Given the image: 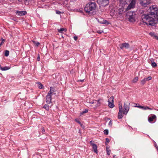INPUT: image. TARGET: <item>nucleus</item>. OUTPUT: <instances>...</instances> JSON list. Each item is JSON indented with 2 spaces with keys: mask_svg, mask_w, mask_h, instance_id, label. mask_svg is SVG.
I'll list each match as a JSON object with an SVG mask.
<instances>
[{
  "mask_svg": "<svg viewBox=\"0 0 158 158\" xmlns=\"http://www.w3.org/2000/svg\"><path fill=\"white\" fill-rule=\"evenodd\" d=\"M97 5L95 2H88L84 8L85 11L90 15H94L96 13V8Z\"/></svg>",
  "mask_w": 158,
  "mask_h": 158,
  "instance_id": "obj_1",
  "label": "nucleus"
},
{
  "mask_svg": "<svg viewBox=\"0 0 158 158\" xmlns=\"http://www.w3.org/2000/svg\"><path fill=\"white\" fill-rule=\"evenodd\" d=\"M130 102L128 101L125 102L124 103V111H119V112L118 114V118L119 119L122 118L123 116L122 114V113H123V114H126L128 112L129 109V105L130 104Z\"/></svg>",
  "mask_w": 158,
  "mask_h": 158,
  "instance_id": "obj_2",
  "label": "nucleus"
},
{
  "mask_svg": "<svg viewBox=\"0 0 158 158\" xmlns=\"http://www.w3.org/2000/svg\"><path fill=\"white\" fill-rule=\"evenodd\" d=\"M127 18L129 21L134 22L135 21V13L134 11H128L127 14Z\"/></svg>",
  "mask_w": 158,
  "mask_h": 158,
  "instance_id": "obj_3",
  "label": "nucleus"
},
{
  "mask_svg": "<svg viewBox=\"0 0 158 158\" xmlns=\"http://www.w3.org/2000/svg\"><path fill=\"white\" fill-rule=\"evenodd\" d=\"M140 4L143 7L148 6L152 2L151 0H138Z\"/></svg>",
  "mask_w": 158,
  "mask_h": 158,
  "instance_id": "obj_4",
  "label": "nucleus"
},
{
  "mask_svg": "<svg viewBox=\"0 0 158 158\" xmlns=\"http://www.w3.org/2000/svg\"><path fill=\"white\" fill-rule=\"evenodd\" d=\"M97 2L98 4L102 6H105L109 3V0H97Z\"/></svg>",
  "mask_w": 158,
  "mask_h": 158,
  "instance_id": "obj_5",
  "label": "nucleus"
},
{
  "mask_svg": "<svg viewBox=\"0 0 158 158\" xmlns=\"http://www.w3.org/2000/svg\"><path fill=\"white\" fill-rule=\"evenodd\" d=\"M136 0H132L127 8V10H129L133 8L135 6Z\"/></svg>",
  "mask_w": 158,
  "mask_h": 158,
  "instance_id": "obj_6",
  "label": "nucleus"
},
{
  "mask_svg": "<svg viewBox=\"0 0 158 158\" xmlns=\"http://www.w3.org/2000/svg\"><path fill=\"white\" fill-rule=\"evenodd\" d=\"M119 47L122 49H123L124 48H128L129 47V45L128 43H125L119 44Z\"/></svg>",
  "mask_w": 158,
  "mask_h": 158,
  "instance_id": "obj_7",
  "label": "nucleus"
},
{
  "mask_svg": "<svg viewBox=\"0 0 158 158\" xmlns=\"http://www.w3.org/2000/svg\"><path fill=\"white\" fill-rule=\"evenodd\" d=\"M100 100H93L89 102L90 104H95L94 106H98L100 105V103L99 102Z\"/></svg>",
  "mask_w": 158,
  "mask_h": 158,
  "instance_id": "obj_8",
  "label": "nucleus"
},
{
  "mask_svg": "<svg viewBox=\"0 0 158 158\" xmlns=\"http://www.w3.org/2000/svg\"><path fill=\"white\" fill-rule=\"evenodd\" d=\"M50 89L48 92V94L50 96H52V94H55L56 93H55V89L54 87H50Z\"/></svg>",
  "mask_w": 158,
  "mask_h": 158,
  "instance_id": "obj_9",
  "label": "nucleus"
},
{
  "mask_svg": "<svg viewBox=\"0 0 158 158\" xmlns=\"http://www.w3.org/2000/svg\"><path fill=\"white\" fill-rule=\"evenodd\" d=\"M46 102L47 104H50L52 102V96L48 94L46 96Z\"/></svg>",
  "mask_w": 158,
  "mask_h": 158,
  "instance_id": "obj_10",
  "label": "nucleus"
},
{
  "mask_svg": "<svg viewBox=\"0 0 158 158\" xmlns=\"http://www.w3.org/2000/svg\"><path fill=\"white\" fill-rule=\"evenodd\" d=\"M156 117L155 115H153L152 117L148 118V120L150 122H151L153 121L154 119L156 118Z\"/></svg>",
  "mask_w": 158,
  "mask_h": 158,
  "instance_id": "obj_11",
  "label": "nucleus"
},
{
  "mask_svg": "<svg viewBox=\"0 0 158 158\" xmlns=\"http://www.w3.org/2000/svg\"><path fill=\"white\" fill-rule=\"evenodd\" d=\"M58 32L63 33V31L65 32L67 31L66 29L64 28H61L57 29Z\"/></svg>",
  "mask_w": 158,
  "mask_h": 158,
  "instance_id": "obj_12",
  "label": "nucleus"
},
{
  "mask_svg": "<svg viewBox=\"0 0 158 158\" xmlns=\"http://www.w3.org/2000/svg\"><path fill=\"white\" fill-rule=\"evenodd\" d=\"M93 149L94 150V152L96 153H98L97 150V146L96 144H93V145L92 146Z\"/></svg>",
  "mask_w": 158,
  "mask_h": 158,
  "instance_id": "obj_13",
  "label": "nucleus"
},
{
  "mask_svg": "<svg viewBox=\"0 0 158 158\" xmlns=\"http://www.w3.org/2000/svg\"><path fill=\"white\" fill-rule=\"evenodd\" d=\"M124 11V8H121L119 9L118 10V11H117V13L119 15H121L123 13V12Z\"/></svg>",
  "mask_w": 158,
  "mask_h": 158,
  "instance_id": "obj_14",
  "label": "nucleus"
},
{
  "mask_svg": "<svg viewBox=\"0 0 158 158\" xmlns=\"http://www.w3.org/2000/svg\"><path fill=\"white\" fill-rule=\"evenodd\" d=\"M0 69L2 71H5L9 69L10 67L7 66L2 67L1 65H0Z\"/></svg>",
  "mask_w": 158,
  "mask_h": 158,
  "instance_id": "obj_15",
  "label": "nucleus"
},
{
  "mask_svg": "<svg viewBox=\"0 0 158 158\" xmlns=\"http://www.w3.org/2000/svg\"><path fill=\"white\" fill-rule=\"evenodd\" d=\"M36 84H37L38 87L39 89H41L44 88L43 85L40 82H37Z\"/></svg>",
  "mask_w": 158,
  "mask_h": 158,
  "instance_id": "obj_16",
  "label": "nucleus"
},
{
  "mask_svg": "<svg viewBox=\"0 0 158 158\" xmlns=\"http://www.w3.org/2000/svg\"><path fill=\"white\" fill-rule=\"evenodd\" d=\"M18 13L19 15L22 16L25 15L27 13V12L26 11H21L18 12Z\"/></svg>",
  "mask_w": 158,
  "mask_h": 158,
  "instance_id": "obj_17",
  "label": "nucleus"
},
{
  "mask_svg": "<svg viewBox=\"0 0 158 158\" xmlns=\"http://www.w3.org/2000/svg\"><path fill=\"white\" fill-rule=\"evenodd\" d=\"M141 108L140 109H143L144 110H152V108H149V107H148V106H141Z\"/></svg>",
  "mask_w": 158,
  "mask_h": 158,
  "instance_id": "obj_18",
  "label": "nucleus"
},
{
  "mask_svg": "<svg viewBox=\"0 0 158 158\" xmlns=\"http://www.w3.org/2000/svg\"><path fill=\"white\" fill-rule=\"evenodd\" d=\"M108 102L114 103V97L113 96L111 97L108 100Z\"/></svg>",
  "mask_w": 158,
  "mask_h": 158,
  "instance_id": "obj_19",
  "label": "nucleus"
},
{
  "mask_svg": "<svg viewBox=\"0 0 158 158\" xmlns=\"http://www.w3.org/2000/svg\"><path fill=\"white\" fill-rule=\"evenodd\" d=\"M108 106L110 108H113L114 106V103L112 102H108Z\"/></svg>",
  "mask_w": 158,
  "mask_h": 158,
  "instance_id": "obj_20",
  "label": "nucleus"
},
{
  "mask_svg": "<svg viewBox=\"0 0 158 158\" xmlns=\"http://www.w3.org/2000/svg\"><path fill=\"white\" fill-rule=\"evenodd\" d=\"M106 151L107 154L108 155H110V152L111 151L109 149V147L107 146H106Z\"/></svg>",
  "mask_w": 158,
  "mask_h": 158,
  "instance_id": "obj_21",
  "label": "nucleus"
},
{
  "mask_svg": "<svg viewBox=\"0 0 158 158\" xmlns=\"http://www.w3.org/2000/svg\"><path fill=\"white\" fill-rule=\"evenodd\" d=\"M43 108L47 110V111L49 110V106L47 104H45Z\"/></svg>",
  "mask_w": 158,
  "mask_h": 158,
  "instance_id": "obj_22",
  "label": "nucleus"
},
{
  "mask_svg": "<svg viewBox=\"0 0 158 158\" xmlns=\"http://www.w3.org/2000/svg\"><path fill=\"white\" fill-rule=\"evenodd\" d=\"M88 110L87 109H85L84 111H82L80 113V115H83V114L88 112Z\"/></svg>",
  "mask_w": 158,
  "mask_h": 158,
  "instance_id": "obj_23",
  "label": "nucleus"
},
{
  "mask_svg": "<svg viewBox=\"0 0 158 158\" xmlns=\"http://www.w3.org/2000/svg\"><path fill=\"white\" fill-rule=\"evenodd\" d=\"M1 42L0 44V46H2V44L4 43L5 42V40L3 39L2 38L1 39Z\"/></svg>",
  "mask_w": 158,
  "mask_h": 158,
  "instance_id": "obj_24",
  "label": "nucleus"
},
{
  "mask_svg": "<svg viewBox=\"0 0 158 158\" xmlns=\"http://www.w3.org/2000/svg\"><path fill=\"white\" fill-rule=\"evenodd\" d=\"M9 53V51L8 50H6L5 53V56H8Z\"/></svg>",
  "mask_w": 158,
  "mask_h": 158,
  "instance_id": "obj_25",
  "label": "nucleus"
},
{
  "mask_svg": "<svg viewBox=\"0 0 158 158\" xmlns=\"http://www.w3.org/2000/svg\"><path fill=\"white\" fill-rule=\"evenodd\" d=\"M151 65L153 67H155L157 66L156 63L154 62V61L153 62H152Z\"/></svg>",
  "mask_w": 158,
  "mask_h": 158,
  "instance_id": "obj_26",
  "label": "nucleus"
},
{
  "mask_svg": "<svg viewBox=\"0 0 158 158\" xmlns=\"http://www.w3.org/2000/svg\"><path fill=\"white\" fill-rule=\"evenodd\" d=\"M146 81V79H145V78L143 79L142 80L141 83L142 85H143L145 83Z\"/></svg>",
  "mask_w": 158,
  "mask_h": 158,
  "instance_id": "obj_27",
  "label": "nucleus"
},
{
  "mask_svg": "<svg viewBox=\"0 0 158 158\" xmlns=\"http://www.w3.org/2000/svg\"><path fill=\"white\" fill-rule=\"evenodd\" d=\"M120 3L123 4H125L126 3V0H119Z\"/></svg>",
  "mask_w": 158,
  "mask_h": 158,
  "instance_id": "obj_28",
  "label": "nucleus"
},
{
  "mask_svg": "<svg viewBox=\"0 0 158 158\" xmlns=\"http://www.w3.org/2000/svg\"><path fill=\"white\" fill-rule=\"evenodd\" d=\"M119 111H123L122 110V104H121V105L119 104Z\"/></svg>",
  "mask_w": 158,
  "mask_h": 158,
  "instance_id": "obj_29",
  "label": "nucleus"
},
{
  "mask_svg": "<svg viewBox=\"0 0 158 158\" xmlns=\"http://www.w3.org/2000/svg\"><path fill=\"white\" fill-rule=\"evenodd\" d=\"M104 133L106 135H108V130L107 129L105 130L104 131Z\"/></svg>",
  "mask_w": 158,
  "mask_h": 158,
  "instance_id": "obj_30",
  "label": "nucleus"
},
{
  "mask_svg": "<svg viewBox=\"0 0 158 158\" xmlns=\"http://www.w3.org/2000/svg\"><path fill=\"white\" fill-rule=\"evenodd\" d=\"M138 79V77H135L133 80V81L134 82H136L137 81Z\"/></svg>",
  "mask_w": 158,
  "mask_h": 158,
  "instance_id": "obj_31",
  "label": "nucleus"
},
{
  "mask_svg": "<svg viewBox=\"0 0 158 158\" xmlns=\"http://www.w3.org/2000/svg\"><path fill=\"white\" fill-rule=\"evenodd\" d=\"M152 79V77H148L147 78H145V79L146 80V81L151 80Z\"/></svg>",
  "mask_w": 158,
  "mask_h": 158,
  "instance_id": "obj_32",
  "label": "nucleus"
},
{
  "mask_svg": "<svg viewBox=\"0 0 158 158\" xmlns=\"http://www.w3.org/2000/svg\"><path fill=\"white\" fill-rule=\"evenodd\" d=\"M106 145H107V143H108L110 142V140L108 138H106Z\"/></svg>",
  "mask_w": 158,
  "mask_h": 158,
  "instance_id": "obj_33",
  "label": "nucleus"
},
{
  "mask_svg": "<svg viewBox=\"0 0 158 158\" xmlns=\"http://www.w3.org/2000/svg\"><path fill=\"white\" fill-rule=\"evenodd\" d=\"M33 42L34 43V44H35L36 45V46H38L40 44V43L39 42H36L35 41H33Z\"/></svg>",
  "mask_w": 158,
  "mask_h": 158,
  "instance_id": "obj_34",
  "label": "nucleus"
},
{
  "mask_svg": "<svg viewBox=\"0 0 158 158\" xmlns=\"http://www.w3.org/2000/svg\"><path fill=\"white\" fill-rule=\"evenodd\" d=\"M150 9L151 10H152V9H154L155 10H157V8L155 7H150Z\"/></svg>",
  "mask_w": 158,
  "mask_h": 158,
  "instance_id": "obj_35",
  "label": "nucleus"
},
{
  "mask_svg": "<svg viewBox=\"0 0 158 158\" xmlns=\"http://www.w3.org/2000/svg\"><path fill=\"white\" fill-rule=\"evenodd\" d=\"M90 144H91V145L92 146H93V144H95L94 143V142L93 141H91L90 142Z\"/></svg>",
  "mask_w": 158,
  "mask_h": 158,
  "instance_id": "obj_36",
  "label": "nucleus"
},
{
  "mask_svg": "<svg viewBox=\"0 0 158 158\" xmlns=\"http://www.w3.org/2000/svg\"><path fill=\"white\" fill-rule=\"evenodd\" d=\"M150 35H151L152 36H153V37H154V35H156L154 33H152V32H151L150 33Z\"/></svg>",
  "mask_w": 158,
  "mask_h": 158,
  "instance_id": "obj_37",
  "label": "nucleus"
},
{
  "mask_svg": "<svg viewBox=\"0 0 158 158\" xmlns=\"http://www.w3.org/2000/svg\"><path fill=\"white\" fill-rule=\"evenodd\" d=\"M56 13L57 14H60L61 13V12L58 10L56 11Z\"/></svg>",
  "mask_w": 158,
  "mask_h": 158,
  "instance_id": "obj_38",
  "label": "nucleus"
},
{
  "mask_svg": "<svg viewBox=\"0 0 158 158\" xmlns=\"http://www.w3.org/2000/svg\"><path fill=\"white\" fill-rule=\"evenodd\" d=\"M73 38L75 40H76L77 39V36H74Z\"/></svg>",
  "mask_w": 158,
  "mask_h": 158,
  "instance_id": "obj_39",
  "label": "nucleus"
},
{
  "mask_svg": "<svg viewBox=\"0 0 158 158\" xmlns=\"http://www.w3.org/2000/svg\"><path fill=\"white\" fill-rule=\"evenodd\" d=\"M37 60L38 61H40V58L39 55H38V56L37 57Z\"/></svg>",
  "mask_w": 158,
  "mask_h": 158,
  "instance_id": "obj_40",
  "label": "nucleus"
},
{
  "mask_svg": "<svg viewBox=\"0 0 158 158\" xmlns=\"http://www.w3.org/2000/svg\"><path fill=\"white\" fill-rule=\"evenodd\" d=\"M84 79H80V82H82L84 81Z\"/></svg>",
  "mask_w": 158,
  "mask_h": 158,
  "instance_id": "obj_41",
  "label": "nucleus"
},
{
  "mask_svg": "<svg viewBox=\"0 0 158 158\" xmlns=\"http://www.w3.org/2000/svg\"><path fill=\"white\" fill-rule=\"evenodd\" d=\"M104 23L105 24H108V21L106 20H105L104 21Z\"/></svg>",
  "mask_w": 158,
  "mask_h": 158,
  "instance_id": "obj_42",
  "label": "nucleus"
},
{
  "mask_svg": "<svg viewBox=\"0 0 158 158\" xmlns=\"http://www.w3.org/2000/svg\"><path fill=\"white\" fill-rule=\"evenodd\" d=\"M141 106H140V105H138V106H137V105H136V106H135V107H138V108H141V107H141Z\"/></svg>",
  "mask_w": 158,
  "mask_h": 158,
  "instance_id": "obj_43",
  "label": "nucleus"
},
{
  "mask_svg": "<svg viewBox=\"0 0 158 158\" xmlns=\"http://www.w3.org/2000/svg\"><path fill=\"white\" fill-rule=\"evenodd\" d=\"M154 37L155 38L158 40V36L156 35H155Z\"/></svg>",
  "mask_w": 158,
  "mask_h": 158,
  "instance_id": "obj_44",
  "label": "nucleus"
},
{
  "mask_svg": "<svg viewBox=\"0 0 158 158\" xmlns=\"http://www.w3.org/2000/svg\"><path fill=\"white\" fill-rule=\"evenodd\" d=\"M75 120L78 123H79V120L78 119H76Z\"/></svg>",
  "mask_w": 158,
  "mask_h": 158,
  "instance_id": "obj_45",
  "label": "nucleus"
},
{
  "mask_svg": "<svg viewBox=\"0 0 158 158\" xmlns=\"http://www.w3.org/2000/svg\"><path fill=\"white\" fill-rule=\"evenodd\" d=\"M81 126L84 129V127L83 126V125L82 124H81Z\"/></svg>",
  "mask_w": 158,
  "mask_h": 158,
  "instance_id": "obj_46",
  "label": "nucleus"
},
{
  "mask_svg": "<svg viewBox=\"0 0 158 158\" xmlns=\"http://www.w3.org/2000/svg\"><path fill=\"white\" fill-rule=\"evenodd\" d=\"M112 122L111 121H110L109 122V124L110 125H112Z\"/></svg>",
  "mask_w": 158,
  "mask_h": 158,
  "instance_id": "obj_47",
  "label": "nucleus"
},
{
  "mask_svg": "<svg viewBox=\"0 0 158 158\" xmlns=\"http://www.w3.org/2000/svg\"><path fill=\"white\" fill-rule=\"evenodd\" d=\"M42 132H44L45 131H44V128H42Z\"/></svg>",
  "mask_w": 158,
  "mask_h": 158,
  "instance_id": "obj_48",
  "label": "nucleus"
},
{
  "mask_svg": "<svg viewBox=\"0 0 158 158\" xmlns=\"http://www.w3.org/2000/svg\"><path fill=\"white\" fill-rule=\"evenodd\" d=\"M24 1H26V2H29L31 0H24Z\"/></svg>",
  "mask_w": 158,
  "mask_h": 158,
  "instance_id": "obj_49",
  "label": "nucleus"
},
{
  "mask_svg": "<svg viewBox=\"0 0 158 158\" xmlns=\"http://www.w3.org/2000/svg\"><path fill=\"white\" fill-rule=\"evenodd\" d=\"M76 0H71V1H72V2H74V1H76Z\"/></svg>",
  "mask_w": 158,
  "mask_h": 158,
  "instance_id": "obj_50",
  "label": "nucleus"
},
{
  "mask_svg": "<svg viewBox=\"0 0 158 158\" xmlns=\"http://www.w3.org/2000/svg\"><path fill=\"white\" fill-rule=\"evenodd\" d=\"M87 102H89H89H91L90 101H88V100H87Z\"/></svg>",
  "mask_w": 158,
  "mask_h": 158,
  "instance_id": "obj_51",
  "label": "nucleus"
},
{
  "mask_svg": "<svg viewBox=\"0 0 158 158\" xmlns=\"http://www.w3.org/2000/svg\"><path fill=\"white\" fill-rule=\"evenodd\" d=\"M79 11H80V12H81V13H82V11H81V10H79Z\"/></svg>",
  "mask_w": 158,
  "mask_h": 158,
  "instance_id": "obj_52",
  "label": "nucleus"
},
{
  "mask_svg": "<svg viewBox=\"0 0 158 158\" xmlns=\"http://www.w3.org/2000/svg\"><path fill=\"white\" fill-rule=\"evenodd\" d=\"M98 33H101V32H99V31H98Z\"/></svg>",
  "mask_w": 158,
  "mask_h": 158,
  "instance_id": "obj_53",
  "label": "nucleus"
},
{
  "mask_svg": "<svg viewBox=\"0 0 158 158\" xmlns=\"http://www.w3.org/2000/svg\"><path fill=\"white\" fill-rule=\"evenodd\" d=\"M77 11H78V10H76Z\"/></svg>",
  "mask_w": 158,
  "mask_h": 158,
  "instance_id": "obj_54",
  "label": "nucleus"
},
{
  "mask_svg": "<svg viewBox=\"0 0 158 158\" xmlns=\"http://www.w3.org/2000/svg\"><path fill=\"white\" fill-rule=\"evenodd\" d=\"M115 155H114V157H115Z\"/></svg>",
  "mask_w": 158,
  "mask_h": 158,
  "instance_id": "obj_55",
  "label": "nucleus"
},
{
  "mask_svg": "<svg viewBox=\"0 0 158 158\" xmlns=\"http://www.w3.org/2000/svg\"><path fill=\"white\" fill-rule=\"evenodd\" d=\"M156 148H158L157 147H157V146H156Z\"/></svg>",
  "mask_w": 158,
  "mask_h": 158,
  "instance_id": "obj_56",
  "label": "nucleus"
}]
</instances>
